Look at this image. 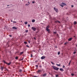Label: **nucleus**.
Listing matches in <instances>:
<instances>
[{"label": "nucleus", "instance_id": "nucleus-1", "mask_svg": "<svg viewBox=\"0 0 77 77\" xmlns=\"http://www.w3.org/2000/svg\"><path fill=\"white\" fill-rule=\"evenodd\" d=\"M52 67L54 69L56 70V71H58L59 69V68H57L55 66H52Z\"/></svg>", "mask_w": 77, "mask_h": 77}, {"label": "nucleus", "instance_id": "nucleus-2", "mask_svg": "<svg viewBox=\"0 0 77 77\" xmlns=\"http://www.w3.org/2000/svg\"><path fill=\"white\" fill-rule=\"evenodd\" d=\"M65 5H66V4H65V3H62L61 4V5H60V6L62 7H63V6H65Z\"/></svg>", "mask_w": 77, "mask_h": 77}, {"label": "nucleus", "instance_id": "nucleus-3", "mask_svg": "<svg viewBox=\"0 0 77 77\" xmlns=\"http://www.w3.org/2000/svg\"><path fill=\"white\" fill-rule=\"evenodd\" d=\"M31 29H32V30H33L34 31H36V28L35 27H32L31 28Z\"/></svg>", "mask_w": 77, "mask_h": 77}, {"label": "nucleus", "instance_id": "nucleus-4", "mask_svg": "<svg viewBox=\"0 0 77 77\" xmlns=\"http://www.w3.org/2000/svg\"><path fill=\"white\" fill-rule=\"evenodd\" d=\"M54 9L55 10V11H56V12H57L58 11V9L57 8H54Z\"/></svg>", "mask_w": 77, "mask_h": 77}, {"label": "nucleus", "instance_id": "nucleus-5", "mask_svg": "<svg viewBox=\"0 0 77 77\" xmlns=\"http://www.w3.org/2000/svg\"><path fill=\"white\" fill-rule=\"evenodd\" d=\"M45 56H42L41 58V59H45Z\"/></svg>", "mask_w": 77, "mask_h": 77}, {"label": "nucleus", "instance_id": "nucleus-6", "mask_svg": "<svg viewBox=\"0 0 77 77\" xmlns=\"http://www.w3.org/2000/svg\"><path fill=\"white\" fill-rule=\"evenodd\" d=\"M12 29H14V30H17V28H16L15 27H13L12 28Z\"/></svg>", "mask_w": 77, "mask_h": 77}, {"label": "nucleus", "instance_id": "nucleus-7", "mask_svg": "<svg viewBox=\"0 0 77 77\" xmlns=\"http://www.w3.org/2000/svg\"><path fill=\"white\" fill-rule=\"evenodd\" d=\"M55 23H60V22L58 21V20H56L55 21Z\"/></svg>", "mask_w": 77, "mask_h": 77}, {"label": "nucleus", "instance_id": "nucleus-8", "mask_svg": "<svg viewBox=\"0 0 77 77\" xmlns=\"http://www.w3.org/2000/svg\"><path fill=\"white\" fill-rule=\"evenodd\" d=\"M1 69L3 71L4 68V66H1Z\"/></svg>", "mask_w": 77, "mask_h": 77}, {"label": "nucleus", "instance_id": "nucleus-9", "mask_svg": "<svg viewBox=\"0 0 77 77\" xmlns=\"http://www.w3.org/2000/svg\"><path fill=\"white\" fill-rule=\"evenodd\" d=\"M60 71H64V70H63V69H62V68L60 69Z\"/></svg>", "mask_w": 77, "mask_h": 77}, {"label": "nucleus", "instance_id": "nucleus-10", "mask_svg": "<svg viewBox=\"0 0 77 77\" xmlns=\"http://www.w3.org/2000/svg\"><path fill=\"white\" fill-rule=\"evenodd\" d=\"M72 39V38H70L68 39V41H71Z\"/></svg>", "mask_w": 77, "mask_h": 77}, {"label": "nucleus", "instance_id": "nucleus-11", "mask_svg": "<svg viewBox=\"0 0 77 77\" xmlns=\"http://www.w3.org/2000/svg\"><path fill=\"white\" fill-rule=\"evenodd\" d=\"M46 30L48 32H49L50 31V30H49V29L48 28H46Z\"/></svg>", "mask_w": 77, "mask_h": 77}, {"label": "nucleus", "instance_id": "nucleus-12", "mask_svg": "<svg viewBox=\"0 0 77 77\" xmlns=\"http://www.w3.org/2000/svg\"><path fill=\"white\" fill-rule=\"evenodd\" d=\"M42 72V70H38L37 72Z\"/></svg>", "mask_w": 77, "mask_h": 77}, {"label": "nucleus", "instance_id": "nucleus-13", "mask_svg": "<svg viewBox=\"0 0 77 77\" xmlns=\"http://www.w3.org/2000/svg\"><path fill=\"white\" fill-rule=\"evenodd\" d=\"M46 75H47V74L45 73V74L43 75V77H45V76H46Z\"/></svg>", "mask_w": 77, "mask_h": 77}, {"label": "nucleus", "instance_id": "nucleus-14", "mask_svg": "<svg viewBox=\"0 0 77 77\" xmlns=\"http://www.w3.org/2000/svg\"><path fill=\"white\" fill-rule=\"evenodd\" d=\"M35 20L33 19L32 20V23H34V22H35Z\"/></svg>", "mask_w": 77, "mask_h": 77}, {"label": "nucleus", "instance_id": "nucleus-15", "mask_svg": "<svg viewBox=\"0 0 77 77\" xmlns=\"http://www.w3.org/2000/svg\"><path fill=\"white\" fill-rule=\"evenodd\" d=\"M11 64V62H10L8 63V65H10Z\"/></svg>", "mask_w": 77, "mask_h": 77}, {"label": "nucleus", "instance_id": "nucleus-16", "mask_svg": "<svg viewBox=\"0 0 77 77\" xmlns=\"http://www.w3.org/2000/svg\"><path fill=\"white\" fill-rule=\"evenodd\" d=\"M25 24H27V22H25L24 23Z\"/></svg>", "mask_w": 77, "mask_h": 77}, {"label": "nucleus", "instance_id": "nucleus-17", "mask_svg": "<svg viewBox=\"0 0 77 77\" xmlns=\"http://www.w3.org/2000/svg\"><path fill=\"white\" fill-rule=\"evenodd\" d=\"M29 31H28V30H25V32H26V33H27V32H28Z\"/></svg>", "mask_w": 77, "mask_h": 77}, {"label": "nucleus", "instance_id": "nucleus-18", "mask_svg": "<svg viewBox=\"0 0 77 77\" xmlns=\"http://www.w3.org/2000/svg\"><path fill=\"white\" fill-rule=\"evenodd\" d=\"M49 27H50V26H48L46 27V28H47L48 29Z\"/></svg>", "mask_w": 77, "mask_h": 77}, {"label": "nucleus", "instance_id": "nucleus-19", "mask_svg": "<svg viewBox=\"0 0 77 77\" xmlns=\"http://www.w3.org/2000/svg\"><path fill=\"white\" fill-rule=\"evenodd\" d=\"M23 54V52H21L20 53V54Z\"/></svg>", "mask_w": 77, "mask_h": 77}, {"label": "nucleus", "instance_id": "nucleus-20", "mask_svg": "<svg viewBox=\"0 0 77 77\" xmlns=\"http://www.w3.org/2000/svg\"><path fill=\"white\" fill-rule=\"evenodd\" d=\"M18 59V57H16L15 59Z\"/></svg>", "mask_w": 77, "mask_h": 77}, {"label": "nucleus", "instance_id": "nucleus-21", "mask_svg": "<svg viewBox=\"0 0 77 77\" xmlns=\"http://www.w3.org/2000/svg\"><path fill=\"white\" fill-rule=\"evenodd\" d=\"M56 65H57V66H60V64H56Z\"/></svg>", "mask_w": 77, "mask_h": 77}, {"label": "nucleus", "instance_id": "nucleus-22", "mask_svg": "<svg viewBox=\"0 0 77 77\" xmlns=\"http://www.w3.org/2000/svg\"><path fill=\"white\" fill-rule=\"evenodd\" d=\"M77 24V22H76L75 21L74 22V24Z\"/></svg>", "mask_w": 77, "mask_h": 77}, {"label": "nucleus", "instance_id": "nucleus-23", "mask_svg": "<svg viewBox=\"0 0 77 77\" xmlns=\"http://www.w3.org/2000/svg\"><path fill=\"white\" fill-rule=\"evenodd\" d=\"M24 43L25 44H27V43L26 42H24Z\"/></svg>", "mask_w": 77, "mask_h": 77}, {"label": "nucleus", "instance_id": "nucleus-24", "mask_svg": "<svg viewBox=\"0 0 77 77\" xmlns=\"http://www.w3.org/2000/svg\"><path fill=\"white\" fill-rule=\"evenodd\" d=\"M3 62H4V63H6V62L5 61V60H3Z\"/></svg>", "mask_w": 77, "mask_h": 77}, {"label": "nucleus", "instance_id": "nucleus-25", "mask_svg": "<svg viewBox=\"0 0 77 77\" xmlns=\"http://www.w3.org/2000/svg\"><path fill=\"white\" fill-rule=\"evenodd\" d=\"M51 63L52 64V65H54V64L53 63L52 61L51 62Z\"/></svg>", "mask_w": 77, "mask_h": 77}, {"label": "nucleus", "instance_id": "nucleus-26", "mask_svg": "<svg viewBox=\"0 0 77 77\" xmlns=\"http://www.w3.org/2000/svg\"><path fill=\"white\" fill-rule=\"evenodd\" d=\"M57 54H58V55H59V54H60V52H58Z\"/></svg>", "mask_w": 77, "mask_h": 77}, {"label": "nucleus", "instance_id": "nucleus-27", "mask_svg": "<svg viewBox=\"0 0 77 77\" xmlns=\"http://www.w3.org/2000/svg\"><path fill=\"white\" fill-rule=\"evenodd\" d=\"M63 68H65V66H64V65H63Z\"/></svg>", "mask_w": 77, "mask_h": 77}, {"label": "nucleus", "instance_id": "nucleus-28", "mask_svg": "<svg viewBox=\"0 0 77 77\" xmlns=\"http://www.w3.org/2000/svg\"><path fill=\"white\" fill-rule=\"evenodd\" d=\"M28 27H30V25L29 24H28Z\"/></svg>", "mask_w": 77, "mask_h": 77}, {"label": "nucleus", "instance_id": "nucleus-29", "mask_svg": "<svg viewBox=\"0 0 77 77\" xmlns=\"http://www.w3.org/2000/svg\"><path fill=\"white\" fill-rule=\"evenodd\" d=\"M13 23H17V22L16 21H13Z\"/></svg>", "mask_w": 77, "mask_h": 77}, {"label": "nucleus", "instance_id": "nucleus-30", "mask_svg": "<svg viewBox=\"0 0 77 77\" xmlns=\"http://www.w3.org/2000/svg\"><path fill=\"white\" fill-rule=\"evenodd\" d=\"M54 34H56V32H54Z\"/></svg>", "mask_w": 77, "mask_h": 77}, {"label": "nucleus", "instance_id": "nucleus-31", "mask_svg": "<svg viewBox=\"0 0 77 77\" xmlns=\"http://www.w3.org/2000/svg\"><path fill=\"white\" fill-rule=\"evenodd\" d=\"M71 62V60H70L69 63V65H70V63Z\"/></svg>", "mask_w": 77, "mask_h": 77}, {"label": "nucleus", "instance_id": "nucleus-32", "mask_svg": "<svg viewBox=\"0 0 77 77\" xmlns=\"http://www.w3.org/2000/svg\"><path fill=\"white\" fill-rule=\"evenodd\" d=\"M58 75H56V77H58Z\"/></svg>", "mask_w": 77, "mask_h": 77}, {"label": "nucleus", "instance_id": "nucleus-33", "mask_svg": "<svg viewBox=\"0 0 77 77\" xmlns=\"http://www.w3.org/2000/svg\"><path fill=\"white\" fill-rule=\"evenodd\" d=\"M26 47H28V48H29L30 47L29 46H28V45H26Z\"/></svg>", "mask_w": 77, "mask_h": 77}, {"label": "nucleus", "instance_id": "nucleus-34", "mask_svg": "<svg viewBox=\"0 0 77 77\" xmlns=\"http://www.w3.org/2000/svg\"><path fill=\"white\" fill-rule=\"evenodd\" d=\"M76 53V52L74 51L73 53V54H75Z\"/></svg>", "mask_w": 77, "mask_h": 77}, {"label": "nucleus", "instance_id": "nucleus-35", "mask_svg": "<svg viewBox=\"0 0 77 77\" xmlns=\"http://www.w3.org/2000/svg\"><path fill=\"white\" fill-rule=\"evenodd\" d=\"M74 75V74H73V73H72V74H71V75H72V76H73V75Z\"/></svg>", "mask_w": 77, "mask_h": 77}, {"label": "nucleus", "instance_id": "nucleus-36", "mask_svg": "<svg viewBox=\"0 0 77 77\" xmlns=\"http://www.w3.org/2000/svg\"><path fill=\"white\" fill-rule=\"evenodd\" d=\"M67 43H68L67 42H66L65 44H64V45H66V44H67Z\"/></svg>", "mask_w": 77, "mask_h": 77}, {"label": "nucleus", "instance_id": "nucleus-37", "mask_svg": "<svg viewBox=\"0 0 77 77\" xmlns=\"http://www.w3.org/2000/svg\"><path fill=\"white\" fill-rule=\"evenodd\" d=\"M31 57H33V56H32V54H31Z\"/></svg>", "mask_w": 77, "mask_h": 77}, {"label": "nucleus", "instance_id": "nucleus-38", "mask_svg": "<svg viewBox=\"0 0 77 77\" xmlns=\"http://www.w3.org/2000/svg\"><path fill=\"white\" fill-rule=\"evenodd\" d=\"M22 71V70H20V72H21Z\"/></svg>", "mask_w": 77, "mask_h": 77}, {"label": "nucleus", "instance_id": "nucleus-39", "mask_svg": "<svg viewBox=\"0 0 77 77\" xmlns=\"http://www.w3.org/2000/svg\"><path fill=\"white\" fill-rule=\"evenodd\" d=\"M36 67H38V65H36Z\"/></svg>", "mask_w": 77, "mask_h": 77}, {"label": "nucleus", "instance_id": "nucleus-40", "mask_svg": "<svg viewBox=\"0 0 77 77\" xmlns=\"http://www.w3.org/2000/svg\"><path fill=\"white\" fill-rule=\"evenodd\" d=\"M29 5V4H26V6H28V5Z\"/></svg>", "mask_w": 77, "mask_h": 77}, {"label": "nucleus", "instance_id": "nucleus-41", "mask_svg": "<svg viewBox=\"0 0 77 77\" xmlns=\"http://www.w3.org/2000/svg\"><path fill=\"white\" fill-rule=\"evenodd\" d=\"M7 64V65H8V63L6 62V63H5Z\"/></svg>", "mask_w": 77, "mask_h": 77}, {"label": "nucleus", "instance_id": "nucleus-42", "mask_svg": "<svg viewBox=\"0 0 77 77\" xmlns=\"http://www.w3.org/2000/svg\"><path fill=\"white\" fill-rule=\"evenodd\" d=\"M71 7H72V8H73V7H74V6L71 5Z\"/></svg>", "mask_w": 77, "mask_h": 77}, {"label": "nucleus", "instance_id": "nucleus-43", "mask_svg": "<svg viewBox=\"0 0 77 77\" xmlns=\"http://www.w3.org/2000/svg\"><path fill=\"white\" fill-rule=\"evenodd\" d=\"M9 36H10V37H12V35H9Z\"/></svg>", "mask_w": 77, "mask_h": 77}, {"label": "nucleus", "instance_id": "nucleus-44", "mask_svg": "<svg viewBox=\"0 0 77 77\" xmlns=\"http://www.w3.org/2000/svg\"><path fill=\"white\" fill-rule=\"evenodd\" d=\"M35 3V2H32V3Z\"/></svg>", "mask_w": 77, "mask_h": 77}, {"label": "nucleus", "instance_id": "nucleus-45", "mask_svg": "<svg viewBox=\"0 0 77 77\" xmlns=\"http://www.w3.org/2000/svg\"><path fill=\"white\" fill-rule=\"evenodd\" d=\"M57 36H58L59 35L57 34Z\"/></svg>", "mask_w": 77, "mask_h": 77}, {"label": "nucleus", "instance_id": "nucleus-46", "mask_svg": "<svg viewBox=\"0 0 77 77\" xmlns=\"http://www.w3.org/2000/svg\"><path fill=\"white\" fill-rule=\"evenodd\" d=\"M28 3H29V4H30V2H28Z\"/></svg>", "mask_w": 77, "mask_h": 77}, {"label": "nucleus", "instance_id": "nucleus-47", "mask_svg": "<svg viewBox=\"0 0 77 77\" xmlns=\"http://www.w3.org/2000/svg\"><path fill=\"white\" fill-rule=\"evenodd\" d=\"M34 39H35V40L36 39V38H35V37H34Z\"/></svg>", "mask_w": 77, "mask_h": 77}, {"label": "nucleus", "instance_id": "nucleus-48", "mask_svg": "<svg viewBox=\"0 0 77 77\" xmlns=\"http://www.w3.org/2000/svg\"><path fill=\"white\" fill-rule=\"evenodd\" d=\"M28 42H29V44H30V42H29V41H28Z\"/></svg>", "mask_w": 77, "mask_h": 77}, {"label": "nucleus", "instance_id": "nucleus-49", "mask_svg": "<svg viewBox=\"0 0 77 77\" xmlns=\"http://www.w3.org/2000/svg\"><path fill=\"white\" fill-rule=\"evenodd\" d=\"M34 51L35 52V51Z\"/></svg>", "mask_w": 77, "mask_h": 77}, {"label": "nucleus", "instance_id": "nucleus-50", "mask_svg": "<svg viewBox=\"0 0 77 77\" xmlns=\"http://www.w3.org/2000/svg\"><path fill=\"white\" fill-rule=\"evenodd\" d=\"M6 70H7V71H8V70L7 69H6Z\"/></svg>", "mask_w": 77, "mask_h": 77}, {"label": "nucleus", "instance_id": "nucleus-51", "mask_svg": "<svg viewBox=\"0 0 77 77\" xmlns=\"http://www.w3.org/2000/svg\"><path fill=\"white\" fill-rule=\"evenodd\" d=\"M7 6H9V5H7Z\"/></svg>", "mask_w": 77, "mask_h": 77}, {"label": "nucleus", "instance_id": "nucleus-52", "mask_svg": "<svg viewBox=\"0 0 77 77\" xmlns=\"http://www.w3.org/2000/svg\"><path fill=\"white\" fill-rule=\"evenodd\" d=\"M23 60V58L22 59V60Z\"/></svg>", "mask_w": 77, "mask_h": 77}, {"label": "nucleus", "instance_id": "nucleus-53", "mask_svg": "<svg viewBox=\"0 0 77 77\" xmlns=\"http://www.w3.org/2000/svg\"><path fill=\"white\" fill-rule=\"evenodd\" d=\"M11 22L12 21V20H11Z\"/></svg>", "mask_w": 77, "mask_h": 77}, {"label": "nucleus", "instance_id": "nucleus-54", "mask_svg": "<svg viewBox=\"0 0 77 77\" xmlns=\"http://www.w3.org/2000/svg\"><path fill=\"white\" fill-rule=\"evenodd\" d=\"M74 37H75V36H74Z\"/></svg>", "mask_w": 77, "mask_h": 77}, {"label": "nucleus", "instance_id": "nucleus-55", "mask_svg": "<svg viewBox=\"0 0 77 77\" xmlns=\"http://www.w3.org/2000/svg\"><path fill=\"white\" fill-rule=\"evenodd\" d=\"M6 70H5V71H6Z\"/></svg>", "mask_w": 77, "mask_h": 77}]
</instances>
